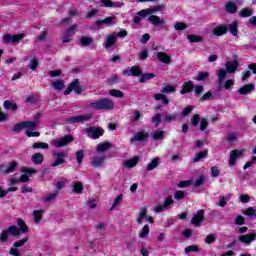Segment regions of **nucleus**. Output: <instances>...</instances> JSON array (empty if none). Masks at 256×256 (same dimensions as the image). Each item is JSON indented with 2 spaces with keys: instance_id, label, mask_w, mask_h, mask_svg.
Listing matches in <instances>:
<instances>
[{
  "instance_id": "obj_39",
  "label": "nucleus",
  "mask_w": 256,
  "mask_h": 256,
  "mask_svg": "<svg viewBox=\"0 0 256 256\" xmlns=\"http://www.w3.org/2000/svg\"><path fill=\"white\" fill-rule=\"evenodd\" d=\"M160 159L158 157L153 158L152 161L147 165V171H153V169H157L159 167Z\"/></svg>"
},
{
  "instance_id": "obj_51",
  "label": "nucleus",
  "mask_w": 256,
  "mask_h": 256,
  "mask_svg": "<svg viewBox=\"0 0 256 256\" xmlns=\"http://www.w3.org/2000/svg\"><path fill=\"white\" fill-rule=\"evenodd\" d=\"M57 195H59V191H55L51 194H48L45 198H44V203H49L51 201H53L54 199L57 198Z\"/></svg>"
},
{
  "instance_id": "obj_9",
  "label": "nucleus",
  "mask_w": 256,
  "mask_h": 256,
  "mask_svg": "<svg viewBox=\"0 0 256 256\" xmlns=\"http://www.w3.org/2000/svg\"><path fill=\"white\" fill-rule=\"evenodd\" d=\"M205 221V210L200 209L196 212L191 220L192 225L195 227H201V222Z\"/></svg>"
},
{
  "instance_id": "obj_8",
  "label": "nucleus",
  "mask_w": 256,
  "mask_h": 256,
  "mask_svg": "<svg viewBox=\"0 0 256 256\" xmlns=\"http://www.w3.org/2000/svg\"><path fill=\"white\" fill-rule=\"evenodd\" d=\"M71 91H74L77 95H81L83 92V89H81V84L79 83V80L76 79L65 90L64 95H69Z\"/></svg>"
},
{
  "instance_id": "obj_34",
  "label": "nucleus",
  "mask_w": 256,
  "mask_h": 256,
  "mask_svg": "<svg viewBox=\"0 0 256 256\" xmlns=\"http://www.w3.org/2000/svg\"><path fill=\"white\" fill-rule=\"evenodd\" d=\"M151 136H152V139H154L155 141L165 139V131L155 130L154 132L151 133Z\"/></svg>"
},
{
  "instance_id": "obj_55",
  "label": "nucleus",
  "mask_w": 256,
  "mask_h": 256,
  "mask_svg": "<svg viewBox=\"0 0 256 256\" xmlns=\"http://www.w3.org/2000/svg\"><path fill=\"white\" fill-rule=\"evenodd\" d=\"M175 31H184V29H187V24L184 22H176L174 25Z\"/></svg>"
},
{
  "instance_id": "obj_62",
  "label": "nucleus",
  "mask_w": 256,
  "mask_h": 256,
  "mask_svg": "<svg viewBox=\"0 0 256 256\" xmlns=\"http://www.w3.org/2000/svg\"><path fill=\"white\" fill-rule=\"evenodd\" d=\"M39 65V61L37 59H31L28 67L32 70L35 71L37 69V66Z\"/></svg>"
},
{
  "instance_id": "obj_53",
  "label": "nucleus",
  "mask_w": 256,
  "mask_h": 256,
  "mask_svg": "<svg viewBox=\"0 0 256 256\" xmlns=\"http://www.w3.org/2000/svg\"><path fill=\"white\" fill-rule=\"evenodd\" d=\"M240 17H251L253 15V10L249 8H244L239 12Z\"/></svg>"
},
{
  "instance_id": "obj_45",
  "label": "nucleus",
  "mask_w": 256,
  "mask_h": 256,
  "mask_svg": "<svg viewBox=\"0 0 256 256\" xmlns=\"http://www.w3.org/2000/svg\"><path fill=\"white\" fill-rule=\"evenodd\" d=\"M100 3L103 4L104 7H122L123 5L121 3H114L111 0H101Z\"/></svg>"
},
{
  "instance_id": "obj_36",
  "label": "nucleus",
  "mask_w": 256,
  "mask_h": 256,
  "mask_svg": "<svg viewBox=\"0 0 256 256\" xmlns=\"http://www.w3.org/2000/svg\"><path fill=\"white\" fill-rule=\"evenodd\" d=\"M80 43L82 47H89V45H93V38L89 36H81Z\"/></svg>"
},
{
  "instance_id": "obj_61",
  "label": "nucleus",
  "mask_w": 256,
  "mask_h": 256,
  "mask_svg": "<svg viewBox=\"0 0 256 256\" xmlns=\"http://www.w3.org/2000/svg\"><path fill=\"white\" fill-rule=\"evenodd\" d=\"M25 129V122L18 123L13 127V132L14 133H19L20 131H23Z\"/></svg>"
},
{
  "instance_id": "obj_26",
  "label": "nucleus",
  "mask_w": 256,
  "mask_h": 256,
  "mask_svg": "<svg viewBox=\"0 0 256 256\" xmlns=\"http://www.w3.org/2000/svg\"><path fill=\"white\" fill-rule=\"evenodd\" d=\"M149 137V133L147 132H137L136 135H134L130 141L132 143H135V141H145Z\"/></svg>"
},
{
  "instance_id": "obj_46",
  "label": "nucleus",
  "mask_w": 256,
  "mask_h": 256,
  "mask_svg": "<svg viewBox=\"0 0 256 256\" xmlns=\"http://www.w3.org/2000/svg\"><path fill=\"white\" fill-rule=\"evenodd\" d=\"M122 201H123V194H120L115 198V200L112 204V207L110 208V211H113V209H117V207H119V205H121Z\"/></svg>"
},
{
  "instance_id": "obj_30",
  "label": "nucleus",
  "mask_w": 256,
  "mask_h": 256,
  "mask_svg": "<svg viewBox=\"0 0 256 256\" xmlns=\"http://www.w3.org/2000/svg\"><path fill=\"white\" fill-rule=\"evenodd\" d=\"M72 191L76 195H81V193H83V182L76 181L72 183Z\"/></svg>"
},
{
  "instance_id": "obj_16",
  "label": "nucleus",
  "mask_w": 256,
  "mask_h": 256,
  "mask_svg": "<svg viewBox=\"0 0 256 256\" xmlns=\"http://www.w3.org/2000/svg\"><path fill=\"white\" fill-rule=\"evenodd\" d=\"M163 9H165L164 5L154 6L152 8L141 10L140 15L144 17H149V15H153V13H157V11H163Z\"/></svg>"
},
{
  "instance_id": "obj_10",
  "label": "nucleus",
  "mask_w": 256,
  "mask_h": 256,
  "mask_svg": "<svg viewBox=\"0 0 256 256\" xmlns=\"http://www.w3.org/2000/svg\"><path fill=\"white\" fill-rule=\"evenodd\" d=\"M23 37H25V34H16V35H11V34H5L2 37V41L3 43H19V41H21V39H23Z\"/></svg>"
},
{
  "instance_id": "obj_32",
  "label": "nucleus",
  "mask_w": 256,
  "mask_h": 256,
  "mask_svg": "<svg viewBox=\"0 0 256 256\" xmlns=\"http://www.w3.org/2000/svg\"><path fill=\"white\" fill-rule=\"evenodd\" d=\"M139 163V157L135 156L134 158L127 160L124 162V167L127 169H133V167H136Z\"/></svg>"
},
{
  "instance_id": "obj_48",
  "label": "nucleus",
  "mask_w": 256,
  "mask_h": 256,
  "mask_svg": "<svg viewBox=\"0 0 256 256\" xmlns=\"http://www.w3.org/2000/svg\"><path fill=\"white\" fill-rule=\"evenodd\" d=\"M205 157H207V151L199 152L194 156L193 162L199 163V161H201V159H205Z\"/></svg>"
},
{
  "instance_id": "obj_13",
  "label": "nucleus",
  "mask_w": 256,
  "mask_h": 256,
  "mask_svg": "<svg viewBox=\"0 0 256 256\" xmlns=\"http://www.w3.org/2000/svg\"><path fill=\"white\" fill-rule=\"evenodd\" d=\"M22 173L23 174L20 176L19 181L20 183H27V181H29V175L37 173V170L33 168L24 167L22 168Z\"/></svg>"
},
{
  "instance_id": "obj_57",
  "label": "nucleus",
  "mask_w": 256,
  "mask_h": 256,
  "mask_svg": "<svg viewBox=\"0 0 256 256\" xmlns=\"http://www.w3.org/2000/svg\"><path fill=\"white\" fill-rule=\"evenodd\" d=\"M199 252V246L191 245L185 248V253H197Z\"/></svg>"
},
{
  "instance_id": "obj_4",
  "label": "nucleus",
  "mask_w": 256,
  "mask_h": 256,
  "mask_svg": "<svg viewBox=\"0 0 256 256\" xmlns=\"http://www.w3.org/2000/svg\"><path fill=\"white\" fill-rule=\"evenodd\" d=\"M38 125H39V120L24 122V129H30V130H26L25 132L27 137H39L40 135L39 132H34L35 129H37Z\"/></svg>"
},
{
  "instance_id": "obj_17",
  "label": "nucleus",
  "mask_w": 256,
  "mask_h": 256,
  "mask_svg": "<svg viewBox=\"0 0 256 256\" xmlns=\"http://www.w3.org/2000/svg\"><path fill=\"white\" fill-rule=\"evenodd\" d=\"M117 43V33H112L106 36V40L103 43L104 49H109V47H113Z\"/></svg>"
},
{
  "instance_id": "obj_3",
  "label": "nucleus",
  "mask_w": 256,
  "mask_h": 256,
  "mask_svg": "<svg viewBox=\"0 0 256 256\" xmlns=\"http://www.w3.org/2000/svg\"><path fill=\"white\" fill-rule=\"evenodd\" d=\"M18 227L10 226V227L6 228V231H8V234L12 235L13 237H17L18 235H21V233L23 234V233H27L29 231L27 224L21 218L18 219Z\"/></svg>"
},
{
  "instance_id": "obj_52",
  "label": "nucleus",
  "mask_w": 256,
  "mask_h": 256,
  "mask_svg": "<svg viewBox=\"0 0 256 256\" xmlns=\"http://www.w3.org/2000/svg\"><path fill=\"white\" fill-rule=\"evenodd\" d=\"M209 79V72H199L196 81H207Z\"/></svg>"
},
{
  "instance_id": "obj_31",
  "label": "nucleus",
  "mask_w": 256,
  "mask_h": 256,
  "mask_svg": "<svg viewBox=\"0 0 256 256\" xmlns=\"http://www.w3.org/2000/svg\"><path fill=\"white\" fill-rule=\"evenodd\" d=\"M193 81H188L183 84V87L180 91L181 95H185V93H191L193 91Z\"/></svg>"
},
{
  "instance_id": "obj_5",
  "label": "nucleus",
  "mask_w": 256,
  "mask_h": 256,
  "mask_svg": "<svg viewBox=\"0 0 256 256\" xmlns=\"http://www.w3.org/2000/svg\"><path fill=\"white\" fill-rule=\"evenodd\" d=\"M245 155V149H234L230 151V158L228 160V163L231 167H235L237 165V159H243Z\"/></svg>"
},
{
  "instance_id": "obj_24",
  "label": "nucleus",
  "mask_w": 256,
  "mask_h": 256,
  "mask_svg": "<svg viewBox=\"0 0 256 256\" xmlns=\"http://www.w3.org/2000/svg\"><path fill=\"white\" fill-rule=\"evenodd\" d=\"M105 163V155L96 156L92 159L91 165L92 167H103V164Z\"/></svg>"
},
{
  "instance_id": "obj_18",
  "label": "nucleus",
  "mask_w": 256,
  "mask_h": 256,
  "mask_svg": "<svg viewBox=\"0 0 256 256\" xmlns=\"http://www.w3.org/2000/svg\"><path fill=\"white\" fill-rule=\"evenodd\" d=\"M255 238H256V233L246 234V235L239 236L238 241H240V243H244V245H251V243L255 241Z\"/></svg>"
},
{
  "instance_id": "obj_40",
  "label": "nucleus",
  "mask_w": 256,
  "mask_h": 256,
  "mask_svg": "<svg viewBox=\"0 0 256 256\" xmlns=\"http://www.w3.org/2000/svg\"><path fill=\"white\" fill-rule=\"evenodd\" d=\"M109 95H111V97H115L116 99H123L125 97V94L117 89L109 90Z\"/></svg>"
},
{
  "instance_id": "obj_42",
  "label": "nucleus",
  "mask_w": 256,
  "mask_h": 256,
  "mask_svg": "<svg viewBox=\"0 0 256 256\" xmlns=\"http://www.w3.org/2000/svg\"><path fill=\"white\" fill-rule=\"evenodd\" d=\"M43 213H45V211L43 210H35L33 211V217H34V222L35 223H40L41 220L43 219Z\"/></svg>"
},
{
  "instance_id": "obj_19",
  "label": "nucleus",
  "mask_w": 256,
  "mask_h": 256,
  "mask_svg": "<svg viewBox=\"0 0 256 256\" xmlns=\"http://www.w3.org/2000/svg\"><path fill=\"white\" fill-rule=\"evenodd\" d=\"M91 114L81 115V116H74L67 119L68 123H82L83 121H90Z\"/></svg>"
},
{
  "instance_id": "obj_11",
  "label": "nucleus",
  "mask_w": 256,
  "mask_h": 256,
  "mask_svg": "<svg viewBox=\"0 0 256 256\" xmlns=\"http://www.w3.org/2000/svg\"><path fill=\"white\" fill-rule=\"evenodd\" d=\"M243 0H236V2L229 1L225 4L226 13H230V15H235L237 13L238 7L237 5H241Z\"/></svg>"
},
{
  "instance_id": "obj_33",
  "label": "nucleus",
  "mask_w": 256,
  "mask_h": 256,
  "mask_svg": "<svg viewBox=\"0 0 256 256\" xmlns=\"http://www.w3.org/2000/svg\"><path fill=\"white\" fill-rule=\"evenodd\" d=\"M149 233H150L149 225L146 224L139 231L138 237H139V239H147V237H149Z\"/></svg>"
},
{
  "instance_id": "obj_20",
  "label": "nucleus",
  "mask_w": 256,
  "mask_h": 256,
  "mask_svg": "<svg viewBox=\"0 0 256 256\" xmlns=\"http://www.w3.org/2000/svg\"><path fill=\"white\" fill-rule=\"evenodd\" d=\"M115 23H117V18L115 16H109L103 20L96 21V25L98 28H100L101 25H115Z\"/></svg>"
},
{
  "instance_id": "obj_7",
  "label": "nucleus",
  "mask_w": 256,
  "mask_h": 256,
  "mask_svg": "<svg viewBox=\"0 0 256 256\" xmlns=\"http://www.w3.org/2000/svg\"><path fill=\"white\" fill-rule=\"evenodd\" d=\"M84 133L91 137V139H99V137L103 136V130L97 127H88L84 129Z\"/></svg>"
},
{
  "instance_id": "obj_27",
  "label": "nucleus",
  "mask_w": 256,
  "mask_h": 256,
  "mask_svg": "<svg viewBox=\"0 0 256 256\" xmlns=\"http://www.w3.org/2000/svg\"><path fill=\"white\" fill-rule=\"evenodd\" d=\"M144 219H147V207L145 206L140 209L136 218V223H138V225H141Z\"/></svg>"
},
{
  "instance_id": "obj_21",
  "label": "nucleus",
  "mask_w": 256,
  "mask_h": 256,
  "mask_svg": "<svg viewBox=\"0 0 256 256\" xmlns=\"http://www.w3.org/2000/svg\"><path fill=\"white\" fill-rule=\"evenodd\" d=\"M148 21H149V23L154 25V27H163V24L165 23V21L163 19H161L159 16L151 15V14L148 17Z\"/></svg>"
},
{
  "instance_id": "obj_1",
  "label": "nucleus",
  "mask_w": 256,
  "mask_h": 256,
  "mask_svg": "<svg viewBox=\"0 0 256 256\" xmlns=\"http://www.w3.org/2000/svg\"><path fill=\"white\" fill-rule=\"evenodd\" d=\"M225 69H219L216 72V77L218 78V85L219 87L223 86V81H225V77H227V73L228 75H231L233 73H235L239 67V62H237L236 60L234 61H227L225 63Z\"/></svg>"
},
{
  "instance_id": "obj_28",
  "label": "nucleus",
  "mask_w": 256,
  "mask_h": 256,
  "mask_svg": "<svg viewBox=\"0 0 256 256\" xmlns=\"http://www.w3.org/2000/svg\"><path fill=\"white\" fill-rule=\"evenodd\" d=\"M113 145L110 142H103L97 145L96 151L97 153H105V151H109Z\"/></svg>"
},
{
  "instance_id": "obj_29",
  "label": "nucleus",
  "mask_w": 256,
  "mask_h": 256,
  "mask_svg": "<svg viewBox=\"0 0 256 256\" xmlns=\"http://www.w3.org/2000/svg\"><path fill=\"white\" fill-rule=\"evenodd\" d=\"M77 29V26H71L67 32L63 35L62 41L63 43H69L71 41V37H73V32Z\"/></svg>"
},
{
  "instance_id": "obj_56",
  "label": "nucleus",
  "mask_w": 256,
  "mask_h": 256,
  "mask_svg": "<svg viewBox=\"0 0 256 256\" xmlns=\"http://www.w3.org/2000/svg\"><path fill=\"white\" fill-rule=\"evenodd\" d=\"M153 77H155L153 73L143 74L140 78V83H145V81H149V79H153Z\"/></svg>"
},
{
  "instance_id": "obj_14",
  "label": "nucleus",
  "mask_w": 256,
  "mask_h": 256,
  "mask_svg": "<svg viewBox=\"0 0 256 256\" xmlns=\"http://www.w3.org/2000/svg\"><path fill=\"white\" fill-rule=\"evenodd\" d=\"M65 157H67V153L65 152L55 153L53 155L54 163L52 164V167L63 165V163H65Z\"/></svg>"
},
{
  "instance_id": "obj_50",
  "label": "nucleus",
  "mask_w": 256,
  "mask_h": 256,
  "mask_svg": "<svg viewBox=\"0 0 256 256\" xmlns=\"http://www.w3.org/2000/svg\"><path fill=\"white\" fill-rule=\"evenodd\" d=\"M187 38L190 41V43H201V41H203L202 36H197V35H193V34L188 35Z\"/></svg>"
},
{
  "instance_id": "obj_6",
  "label": "nucleus",
  "mask_w": 256,
  "mask_h": 256,
  "mask_svg": "<svg viewBox=\"0 0 256 256\" xmlns=\"http://www.w3.org/2000/svg\"><path fill=\"white\" fill-rule=\"evenodd\" d=\"M73 141V136H65L62 138L54 139L51 141V145L59 149L60 147H67L69 143Z\"/></svg>"
},
{
  "instance_id": "obj_64",
  "label": "nucleus",
  "mask_w": 256,
  "mask_h": 256,
  "mask_svg": "<svg viewBox=\"0 0 256 256\" xmlns=\"http://www.w3.org/2000/svg\"><path fill=\"white\" fill-rule=\"evenodd\" d=\"M10 255L11 256H21V252H19V249H17L15 246L10 248Z\"/></svg>"
},
{
  "instance_id": "obj_47",
  "label": "nucleus",
  "mask_w": 256,
  "mask_h": 256,
  "mask_svg": "<svg viewBox=\"0 0 256 256\" xmlns=\"http://www.w3.org/2000/svg\"><path fill=\"white\" fill-rule=\"evenodd\" d=\"M154 99L156 101H162V103L164 105H169V100H168L167 96H165L164 94H155Z\"/></svg>"
},
{
  "instance_id": "obj_23",
  "label": "nucleus",
  "mask_w": 256,
  "mask_h": 256,
  "mask_svg": "<svg viewBox=\"0 0 256 256\" xmlns=\"http://www.w3.org/2000/svg\"><path fill=\"white\" fill-rule=\"evenodd\" d=\"M156 57L161 63H165L166 65H169V63L172 61L171 56L165 52H157Z\"/></svg>"
},
{
  "instance_id": "obj_49",
  "label": "nucleus",
  "mask_w": 256,
  "mask_h": 256,
  "mask_svg": "<svg viewBox=\"0 0 256 256\" xmlns=\"http://www.w3.org/2000/svg\"><path fill=\"white\" fill-rule=\"evenodd\" d=\"M175 91H176V88H175V86H172V85H165L161 89V93H163V94L175 93Z\"/></svg>"
},
{
  "instance_id": "obj_54",
  "label": "nucleus",
  "mask_w": 256,
  "mask_h": 256,
  "mask_svg": "<svg viewBox=\"0 0 256 256\" xmlns=\"http://www.w3.org/2000/svg\"><path fill=\"white\" fill-rule=\"evenodd\" d=\"M238 24L237 22H232L229 26L228 29L232 35L236 36L239 30H237Z\"/></svg>"
},
{
  "instance_id": "obj_41",
  "label": "nucleus",
  "mask_w": 256,
  "mask_h": 256,
  "mask_svg": "<svg viewBox=\"0 0 256 256\" xmlns=\"http://www.w3.org/2000/svg\"><path fill=\"white\" fill-rule=\"evenodd\" d=\"M243 215L247 217H256V206L255 207H248L242 210Z\"/></svg>"
},
{
  "instance_id": "obj_12",
  "label": "nucleus",
  "mask_w": 256,
  "mask_h": 256,
  "mask_svg": "<svg viewBox=\"0 0 256 256\" xmlns=\"http://www.w3.org/2000/svg\"><path fill=\"white\" fill-rule=\"evenodd\" d=\"M173 203H174L173 197L168 196L165 199L164 204L156 206L155 208L156 213H163V211H167V209H169V207H171Z\"/></svg>"
},
{
  "instance_id": "obj_37",
  "label": "nucleus",
  "mask_w": 256,
  "mask_h": 256,
  "mask_svg": "<svg viewBox=\"0 0 256 256\" xmlns=\"http://www.w3.org/2000/svg\"><path fill=\"white\" fill-rule=\"evenodd\" d=\"M51 85L56 91H62V89H65V82L63 80L53 81Z\"/></svg>"
},
{
  "instance_id": "obj_59",
  "label": "nucleus",
  "mask_w": 256,
  "mask_h": 256,
  "mask_svg": "<svg viewBox=\"0 0 256 256\" xmlns=\"http://www.w3.org/2000/svg\"><path fill=\"white\" fill-rule=\"evenodd\" d=\"M174 199L176 201H181V199H185V192L178 190L174 193Z\"/></svg>"
},
{
  "instance_id": "obj_60",
  "label": "nucleus",
  "mask_w": 256,
  "mask_h": 256,
  "mask_svg": "<svg viewBox=\"0 0 256 256\" xmlns=\"http://www.w3.org/2000/svg\"><path fill=\"white\" fill-rule=\"evenodd\" d=\"M215 239H217L215 234H209L206 236L205 243H207V245H211L212 243H215Z\"/></svg>"
},
{
  "instance_id": "obj_38",
  "label": "nucleus",
  "mask_w": 256,
  "mask_h": 256,
  "mask_svg": "<svg viewBox=\"0 0 256 256\" xmlns=\"http://www.w3.org/2000/svg\"><path fill=\"white\" fill-rule=\"evenodd\" d=\"M43 154L42 153H35L32 155V161L35 165H41L43 163Z\"/></svg>"
},
{
  "instance_id": "obj_25",
  "label": "nucleus",
  "mask_w": 256,
  "mask_h": 256,
  "mask_svg": "<svg viewBox=\"0 0 256 256\" xmlns=\"http://www.w3.org/2000/svg\"><path fill=\"white\" fill-rule=\"evenodd\" d=\"M255 91V85L254 84H247L243 86L242 88L238 89V93L240 95H248V93H253Z\"/></svg>"
},
{
  "instance_id": "obj_44",
  "label": "nucleus",
  "mask_w": 256,
  "mask_h": 256,
  "mask_svg": "<svg viewBox=\"0 0 256 256\" xmlns=\"http://www.w3.org/2000/svg\"><path fill=\"white\" fill-rule=\"evenodd\" d=\"M4 109H12V111H17V109H19V107L13 103L11 100H6L3 104Z\"/></svg>"
},
{
  "instance_id": "obj_15",
  "label": "nucleus",
  "mask_w": 256,
  "mask_h": 256,
  "mask_svg": "<svg viewBox=\"0 0 256 256\" xmlns=\"http://www.w3.org/2000/svg\"><path fill=\"white\" fill-rule=\"evenodd\" d=\"M142 73L143 72L137 66H132L123 70V75H126L127 77H139V75H142Z\"/></svg>"
},
{
  "instance_id": "obj_35",
  "label": "nucleus",
  "mask_w": 256,
  "mask_h": 256,
  "mask_svg": "<svg viewBox=\"0 0 256 256\" xmlns=\"http://www.w3.org/2000/svg\"><path fill=\"white\" fill-rule=\"evenodd\" d=\"M213 35L221 36L227 33V26H217L212 30Z\"/></svg>"
},
{
  "instance_id": "obj_63",
  "label": "nucleus",
  "mask_w": 256,
  "mask_h": 256,
  "mask_svg": "<svg viewBox=\"0 0 256 256\" xmlns=\"http://www.w3.org/2000/svg\"><path fill=\"white\" fill-rule=\"evenodd\" d=\"M9 232L7 229L3 230L2 233H0V241L5 242L7 239H9Z\"/></svg>"
},
{
  "instance_id": "obj_58",
  "label": "nucleus",
  "mask_w": 256,
  "mask_h": 256,
  "mask_svg": "<svg viewBox=\"0 0 256 256\" xmlns=\"http://www.w3.org/2000/svg\"><path fill=\"white\" fill-rule=\"evenodd\" d=\"M209 127V121H207V118H202L200 120V131H205Z\"/></svg>"
},
{
  "instance_id": "obj_2",
  "label": "nucleus",
  "mask_w": 256,
  "mask_h": 256,
  "mask_svg": "<svg viewBox=\"0 0 256 256\" xmlns=\"http://www.w3.org/2000/svg\"><path fill=\"white\" fill-rule=\"evenodd\" d=\"M87 107L94 111H113L115 109V102L109 98H102L87 104Z\"/></svg>"
},
{
  "instance_id": "obj_43",
  "label": "nucleus",
  "mask_w": 256,
  "mask_h": 256,
  "mask_svg": "<svg viewBox=\"0 0 256 256\" xmlns=\"http://www.w3.org/2000/svg\"><path fill=\"white\" fill-rule=\"evenodd\" d=\"M178 117L179 116L175 113L174 114H166L163 118V121L165 123H173V121H177Z\"/></svg>"
},
{
  "instance_id": "obj_22",
  "label": "nucleus",
  "mask_w": 256,
  "mask_h": 256,
  "mask_svg": "<svg viewBox=\"0 0 256 256\" xmlns=\"http://www.w3.org/2000/svg\"><path fill=\"white\" fill-rule=\"evenodd\" d=\"M18 163L16 161H13L10 163L8 167L6 166H0V173H3L4 175H7L9 173H13L15 169H17Z\"/></svg>"
}]
</instances>
